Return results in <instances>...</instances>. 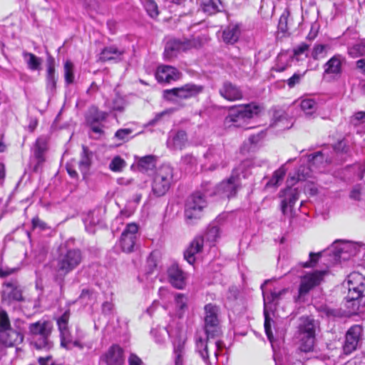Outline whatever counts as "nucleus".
Segmentation results:
<instances>
[{
  "label": "nucleus",
  "instance_id": "1",
  "mask_svg": "<svg viewBox=\"0 0 365 365\" xmlns=\"http://www.w3.org/2000/svg\"><path fill=\"white\" fill-rule=\"evenodd\" d=\"M52 324L46 320H39L29 326V334L31 336V344L36 349L49 350L53 347L51 340Z\"/></svg>",
  "mask_w": 365,
  "mask_h": 365
},
{
  "label": "nucleus",
  "instance_id": "2",
  "mask_svg": "<svg viewBox=\"0 0 365 365\" xmlns=\"http://www.w3.org/2000/svg\"><path fill=\"white\" fill-rule=\"evenodd\" d=\"M259 112V106L252 103L233 106L229 109L228 115L225 118V123H232L235 127L243 128Z\"/></svg>",
  "mask_w": 365,
  "mask_h": 365
},
{
  "label": "nucleus",
  "instance_id": "3",
  "mask_svg": "<svg viewBox=\"0 0 365 365\" xmlns=\"http://www.w3.org/2000/svg\"><path fill=\"white\" fill-rule=\"evenodd\" d=\"M250 163L248 161L243 162L235 168L231 176L227 180L222 181L215 189V195H219L222 198H230L235 196L240 187V172L243 173V170L247 167ZM243 178L246 177V174H242Z\"/></svg>",
  "mask_w": 365,
  "mask_h": 365
},
{
  "label": "nucleus",
  "instance_id": "4",
  "mask_svg": "<svg viewBox=\"0 0 365 365\" xmlns=\"http://www.w3.org/2000/svg\"><path fill=\"white\" fill-rule=\"evenodd\" d=\"M202 90V86L187 83L181 87L165 90L163 98L173 103L180 104L182 100L197 96Z\"/></svg>",
  "mask_w": 365,
  "mask_h": 365
},
{
  "label": "nucleus",
  "instance_id": "5",
  "mask_svg": "<svg viewBox=\"0 0 365 365\" xmlns=\"http://www.w3.org/2000/svg\"><path fill=\"white\" fill-rule=\"evenodd\" d=\"M173 175V168L170 165L165 164L158 168L152 183V192L155 196L160 197L168 192Z\"/></svg>",
  "mask_w": 365,
  "mask_h": 365
},
{
  "label": "nucleus",
  "instance_id": "6",
  "mask_svg": "<svg viewBox=\"0 0 365 365\" xmlns=\"http://www.w3.org/2000/svg\"><path fill=\"white\" fill-rule=\"evenodd\" d=\"M220 309L216 304L209 303L204 307V328L207 338H212L220 332Z\"/></svg>",
  "mask_w": 365,
  "mask_h": 365
},
{
  "label": "nucleus",
  "instance_id": "7",
  "mask_svg": "<svg viewBox=\"0 0 365 365\" xmlns=\"http://www.w3.org/2000/svg\"><path fill=\"white\" fill-rule=\"evenodd\" d=\"M204 196L195 193L187 200L185 208V217L187 224H194L202 215L203 209L206 207Z\"/></svg>",
  "mask_w": 365,
  "mask_h": 365
},
{
  "label": "nucleus",
  "instance_id": "8",
  "mask_svg": "<svg viewBox=\"0 0 365 365\" xmlns=\"http://www.w3.org/2000/svg\"><path fill=\"white\" fill-rule=\"evenodd\" d=\"M347 302H354L365 297V277L360 273H351L347 278Z\"/></svg>",
  "mask_w": 365,
  "mask_h": 365
},
{
  "label": "nucleus",
  "instance_id": "9",
  "mask_svg": "<svg viewBox=\"0 0 365 365\" xmlns=\"http://www.w3.org/2000/svg\"><path fill=\"white\" fill-rule=\"evenodd\" d=\"M69 317L70 311L66 310L57 319V324L61 336V345L66 349H71L73 346L83 349V345L79 341H72L71 339V336L68 328Z\"/></svg>",
  "mask_w": 365,
  "mask_h": 365
},
{
  "label": "nucleus",
  "instance_id": "10",
  "mask_svg": "<svg viewBox=\"0 0 365 365\" xmlns=\"http://www.w3.org/2000/svg\"><path fill=\"white\" fill-rule=\"evenodd\" d=\"M82 255L79 250H68L65 254H61L58 258V271L64 274L75 269L81 262Z\"/></svg>",
  "mask_w": 365,
  "mask_h": 365
},
{
  "label": "nucleus",
  "instance_id": "11",
  "mask_svg": "<svg viewBox=\"0 0 365 365\" xmlns=\"http://www.w3.org/2000/svg\"><path fill=\"white\" fill-rule=\"evenodd\" d=\"M364 335V329L361 325L351 326L346 331L343 345V351L345 354H350L356 351L361 344Z\"/></svg>",
  "mask_w": 365,
  "mask_h": 365
},
{
  "label": "nucleus",
  "instance_id": "12",
  "mask_svg": "<svg viewBox=\"0 0 365 365\" xmlns=\"http://www.w3.org/2000/svg\"><path fill=\"white\" fill-rule=\"evenodd\" d=\"M327 273L326 270L315 271L302 277L299 288V297L306 295L311 289L320 284Z\"/></svg>",
  "mask_w": 365,
  "mask_h": 365
},
{
  "label": "nucleus",
  "instance_id": "13",
  "mask_svg": "<svg viewBox=\"0 0 365 365\" xmlns=\"http://www.w3.org/2000/svg\"><path fill=\"white\" fill-rule=\"evenodd\" d=\"M195 344L196 350L197 353L200 354L203 361L207 365H212V361L210 359L209 355L210 348L207 345V341L204 340L201 336H199L196 338ZM220 344L221 343L220 341H216L212 344V347H211V349H213L214 357L212 358V360L214 361L215 364L217 361L218 351L220 348Z\"/></svg>",
  "mask_w": 365,
  "mask_h": 365
},
{
  "label": "nucleus",
  "instance_id": "14",
  "mask_svg": "<svg viewBox=\"0 0 365 365\" xmlns=\"http://www.w3.org/2000/svg\"><path fill=\"white\" fill-rule=\"evenodd\" d=\"M138 227L135 223L128 224L121 234L120 247L125 252L130 253L133 251L137 238Z\"/></svg>",
  "mask_w": 365,
  "mask_h": 365
},
{
  "label": "nucleus",
  "instance_id": "15",
  "mask_svg": "<svg viewBox=\"0 0 365 365\" xmlns=\"http://www.w3.org/2000/svg\"><path fill=\"white\" fill-rule=\"evenodd\" d=\"M345 61V58L336 54L332 56L324 66L323 77L330 76L333 78L339 76L342 73V64Z\"/></svg>",
  "mask_w": 365,
  "mask_h": 365
},
{
  "label": "nucleus",
  "instance_id": "16",
  "mask_svg": "<svg viewBox=\"0 0 365 365\" xmlns=\"http://www.w3.org/2000/svg\"><path fill=\"white\" fill-rule=\"evenodd\" d=\"M55 59L49 56L46 60V89L48 93L53 95L56 88Z\"/></svg>",
  "mask_w": 365,
  "mask_h": 365
},
{
  "label": "nucleus",
  "instance_id": "17",
  "mask_svg": "<svg viewBox=\"0 0 365 365\" xmlns=\"http://www.w3.org/2000/svg\"><path fill=\"white\" fill-rule=\"evenodd\" d=\"M155 76L158 82L170 83L180 79L181 73L173 66H161L158 68Z\"/></svg>",
  "mask_w": 365,
  "mask_h": 365
},
{
  "label": "nucleus",
  "instance_id": "18",
  "mask_svg": "<svg viewBox=\"0 0 365 365\" xmlns=\"http://www.w3.org/2000/svg\"><path fill=\"white\" fill-rule=\"evenodd\" d=\"M106 365H122L124 362L123 350L118 345H113L102 356Z\"/></svg>",
  "mask_w": 365,
  "mask_h": 365
},
{
  "label": "nucleus",
  "instance_id": "19",
  "mask_svg": "<svg viewBox=\"0 0 365 365\" xmlns=\"http://www.w3.org/2000/svg\"><path fill=\"white\" fill-rule=\"evenodd\" d=\"M299 191L297 188L288 187L283 192L284 199L282 201V212L284 215H287L288 207L292 212V207L296 201L299 199Z\"/></svg>",
  "mask_w": 365,
  "mask_h": 365
},
{
  "label": "nucleus",
  "instance_id": "20",
  "mask_svg": "<svg viewBox=\"0 0 365 365\" xmlns=\"http://www.w3.org/2000/svg\"><path fill=\"white\" fill-rule=\"evenodd\" d=\"M169 282L177 289H182L185 285V273L176 264L170 266L168 270Z\"/></svg>",
  "mask_w": 365,
  "mask_h": 365
},
{
  "label": "nucleus",
  "instance_id": "21",
  "mask_svg": "<svg viewBox=\"0 0 365 365\" xmlns=\"http://www.w3.org/2000/svg\"><path fill=\"white\" fill-rule=\"evenodd\" d=\"M205 157L213 164L210 170H214L220 165L224 166L225 153L221 146L210 148L205 154Z\"/></svg>",
  "mask_w": 365,
  "mask_h": 365
},
{
  "label": "nucleus",
  "instance_id": "22",
  "mask_svg": "<svg viewBox=\"0 0 365 365\" xmlns=\"http://www.w3.org/2000/svg\"><path fill=\"white\" fill-rule=\"evenodd\" d=\"M1 341L8 346L21 344L24 340L23 334L12 328L0 333Z\"/></svg>",
  "mask_w": 365,
  "mask_h": 365
},
{
  "label": "nucleus",
  "instance_id": "23",
  "mask_svg": "<svg viewBox=\"0 0 365 365\" xmlns=\"http://www.w3.org/2000/svg\"><path fill=\"white\" fill-rule=\"evenodd\" d=\"M204 245L202 237H196L185 251L184 257L187 262L192 264L195 261V255L202 251Z\"/></svg>",
  "mask_w": 365,
  "mask_h": 365
},
{
  "label": "nucleus",
  "instance_id": "24",
  "mask_svg": "<svg viewBox=\"0 0 365 365\" xmlns=\"http://www.w3.org/2000/svg\"><path fill=\"white\" fill-rule=\"evenodd\" d=\"M180 51H186L183 41L178 39L170 40L165 44L164 57L167 60H170Z\"/></svg>",
  "mask_w": 365,
  "mask_h": 365
},
{
  "label": "nucleus",
  "instance_id": "25",
  "mask_svg": "<svg viewBox=\"0 0 365 365\" xmlns=\"http://www.w3.org/2000/svg\"><path fill=\"white\" fill-rule=\"evenodd\" d=\"M220 94L224 98L230 101L240 100L242 98L241 91L230 82H225L223 83L220 89Z\"/></svg>",
  "mask_w": 365,
  "mask_h": 365
},
{
  "label": "nucleus",
  "instance_id": "26",
  "mask_svg": "<svg viewBox=\"0 0 365 365\" xmlns=\"http://www.w3.org/2000/svg\"><path fill=\"white\" fill-rule=\"evenodd\" d=\"M187 142L186 133L183 130H178L168 138L167 145L173 150H182L186 145Z\"/></svg>",
  "mask_w": 365,
  "mask_h": 365
},
{
  "label": "nucleus",
  "instance_id": "27",
  "mask_svg": "<svg viewBox=\"0 0 365 365\" xmlns=\"http://www.w3.org/2000/svg\"><path fill=\"white\" fill-rule=\"evenodd\" d=\"M240 36L238 25H229L222 32V40L226 43L233 44L237 42Z\"/></svg>",
  "mask_w": 365,
  "mask_h": 365
},
{
  "label": "nucleus",
  "instance_id": "28",
  "mask_svg": "<svg viewBox=\"0 0 365 365\" xmlns=\"http://www.w3.org/2000/svg\"><path fill=\"white\" fill-rule=\"evenodd\" d=\"M123 53V50H119L115 46L106 47L100 53L99 60L101 61L120 60Z\"/></svg>",
  "mask_w": 365,
  "mask_h": 365
},
{
  "label": "nucleus",
  "instance_id": "29",
  "mask_svg": "<svg viewBox=\"0 0 365 365\" xmlns=\"http://www.w3.org/2000/svg\"><path fill=\"white\" fill-rule=\"evenodd\" d=\"M90 165H91V158L89 157L88 149L83 147V156L81 160L79 162V169L81 173H82L83 178L86 181H89L90 180Z\"/></svg>",
  "mask_w": 365,
  "mask_h": 365
},
{
  "label": "nucleus",
  "instance_id": "30",
  "mask_svg": "<svg viewBox=\"0 0 365 365\" xmlns=\"http://www.w3.org/2000/svg\"><path fill=\"white\" fill-rule=\"evenodd\" d=\"M299 336H315V325L314 320L308 317L301 318L299 324Z\"/></svg>",
  "mask_w": 365,
  "mask_h": 365
},
{
  "label": "nucleus",
  "instance_id": "31",
  "mask_svg": "<svg viewBox=\"0 0 365 365\" xmlns=\"http://www.w3.org/2000/svg\"><path fill=\"white\" fill-rule=\"evenodd\" d=\"M46 147L44 143H41L40 140H37L36 147L34 152V158L36 160V164L34 166V170L37 171L38 168L43 165L45 161V153Z\"/></svg>",
  "mask_w": 365,
  "mask_h": 365
},
{
  "label": "nucleus",
  "instance_id": "32",
  "mask_svg": "<svg viewBox=\"0 0 365 365\" xmlns=\"http://www.w3.org/2000/svg\"><path fill=\"white\" fill-rule=\"evenodd\" d=\"M22 55L29 70L39 71L41 69V65L42 63L41 58L27 51H24Z\"/></svg>",
  "mask_w": 365,
  "mask_h": 365
},
{
  "label": "nucleus",
  "instance_id": "33",
  "mask_svg": "<svg viewBox=\"0 0 365 365\" xmlns=\"http://www.w3.org/2000/svg\"><path fill=\"white\" fill-rule=\"evenodd\" d=\"M207 41V38L205 36H194L190 39H184V45L185 51L192 48H199L202 46Z\"/></svg>",
  "mask_w": 365,
  "mask_h": 365
},
{
  "label": "nucleus",
  "instance_id": "34",
  "mask_svg": "<svg viewBox=\"0 0 365 365\" xmlns=\"http://www.w3.org/2000/svg\"><path fill=\"white\" fill-rule=\"evenodd\" d=\"M139 170L142 172H148L155 166V159L153 155H147L141 158L138 163Z\"/></svg>",
  "mask_w": 365,
  "mask_h": 365
},
{
  "label": "nucleus",
  "instance_id": "35",
  "mask_svg": "<svg viewBox=\"0 0 365 365\" xmlns=\"http://www.w3.org/2000/svg\"><path fill=\"white\" fill-rule=\"evenodd\" d=\"M176 314L181 318L187 309V297L182 294H177L175 297Z\"/></svg>",
  "mask_w": 365,
  "mask_h": 365
},
{
  "label": "nucleus",
  "instance_id": "36",
  "mask_svg": "<svg viewBox=\"0 0 365 365\" xmlns=\"http://www.w3.org/2000/svg\"><path fill=\"white\" fill-rule=\"evenodd\" d=\"M63 71L64 79L66 85L72 84L75 79L74 65L70 60L65 61L63 65Z\"/></svg>",
  "mask_w": 365,
  "mask_h": 365
},
{
  "label": "nucleus",
  "instance_id": "37",
  "mask_svg": "<svg viewBox=\"0 0 365 365\" xmlns=\"http://www.w3.org/2000/svg\"><path fill=\"white\" fill-rule=\"evenodd\" d=\"M300 107L307 117L312 116L317 110V103L313 99L302 100Z\"/></svg>",
  "mask_w": 365,
  "mask_h": 365
},
{
  "label": "nucleus",
  "instance_id": "38",
  "mask_svg": "<svg viewBox=\"0 0 365 365\" xmlns=\"http://www.w3.org/2000/svg\"><path fill=\"white\" fill-rule=\"evenodd\" d=\"M220 0H208L202 5V10L209 15L215 14L220 11Z\"/></svg>",
  "mask_w": 365,
  "mask_h": 365
},
{
  "label": "nucleus",
  "instance_id": "39",
  "mask_svg": "<svg viewBox=\"0 0 365 365\" xmlns=\"http://www.w3.org/2000/svg\"><path fill=\"white\" fill-rule=\"evenodd\" d=\"M299 349L304 352H309L313 349L314 336H300Z\"/></svg>",
  "mask_w": 365,
  "mask_h": 365
},
{
  "label": "nucleus",
  "instance_id": "40",
  "mask_svg": "<svg viewBox=\"0 0 365 365\" xmlns=\"http://www.w3.org/2000/svg\"><path fill=\"white\" fill-rule=\"evenodd\" d=\"M285 173L286 170L284 166H282L279 169L274 173L272 178L267 182V186L277 185L279 182L282 180Z\"/></svg>",
  "mask_w": 365,
  "mask_h": 365
},
{
  "label": "nucleus",
  "instance_id": "41",
  "mask_svg": "<svg viewBox=\"0 0 365 365\" xmlns=\"http://www.w3.org/2000/svg\"><path fill=\"white\" fill-rule=\"evenodd\" d=\"M326 160H325L324 154L321 151H318L309 155V162L311 165H314L319 168L324 163Z\"/></svg>",
  "mask_w": 365,
  "mask_h": 365
},
{
  "label": "nucleus",
  "instance_id": "42",
  "mask_svg": "<svg viewBox=\"0 0 365 365\" xmlns=\"http://www.w3.org/2000/svg\"><path fill=\"white\" fill-rule=\"evenodd\" d=\"M10 320L7 312L0 309V333L11 329Z\"/></svg>",
  "mask_w": 365,
  "mask_h": 365
},
{
  "label": "nucleus",
  "instance_id": "43",
  "mask_svg": "<svg viewBox=\"0 0 365 365\" xmlns=\"http://www.w3.org/2000/svg\"><path fill=\"white\" fill-rule=\"evenodd\" d=\"M287 289H283L279 292H272L269 295L265 296L264 294V302L266 303L277 302L280 299L281 296L287 293Z\"/></svg>",
  "mask_w": 365,
  "mask_h": 365
},
{
  "label": "nucleus",
  "instance_id": "44",
  "mask_svg": "<svg viewBox=\"0 0 365 365\" xmlns=\"http://www.w3.org/2000/svg\"><path fill=\"white\" fill-rule=\"evenodd\" d=\"M125 166V162L119 156H115L110 162L109 168L114 172H120Z\"/></svg>",
  "mask_w": 365,
  "mask_h": 365
},
{
  "label": "nucleus",
  "instance_id": "45",
  "mask_svg": "<svg viewBox=\"0 0 365 365\" xmlns=\"http://www.w3.org/2000/svg\"><path fill=\"white\" fill-rule=\"evenodd\" d=\"M151 333L154 334L156 342L159 344L163 343L165 341L166 334L169 336L171 334L170 331L165 329V328H159L155 330H152Z\"/></svg>",
  "mask_w": 365,
  "mask_h": 365
},
{
  "label": "nucleus",
  "instance_id": "46",
  "mask_svg": "<svg viewBox=\"0 0 365 365\" xmlns=\"http://www.w3.org/2000/svg\"><path fill=\"white\" fill-rule=\"evenodd\" d=\"M327 47V45L324 44L314 45L312 52V57L315 60L319 59L320 57H324Z\"/></svg>",
  "mask_w": 365,
  "mask_h": 365
},
{
  "label": "nucleus",
  "instance_id": "47",
  "mask_svg": "<svg viewBox=\"0 0 365 365\" xmlns=\"http://www.w3.org/2000/svg\"><path fill=\"white\" fill-rule=\"evenodd\" d=\"M2 287L4 288L3 293L4 295L8 294L9 293L14 291L19 287L18 282L16 279H10L9 281H6L3 283Z\"/></svg>",
  "mask_w": 365,
  "mask_h": 365
},
{
  "label": "nucleus",
  "instance_id": "48",
  "mask_svg": "<svg viewBox=\"0 0 365 365\" xmlns=\"http://www.w3.org/2000/svg\"><path fill=\"white\" fill-rule=\"evenodd\" d=\"M289 16V11L287 9H286L284 11V12L282 13V14L281 15V16L279 18L278 28L282 32H285L288 30L287 21H288Z\"/></svg>",
  "mask_w": 365,
  "mask_h": 365
},
{
  "label": "nucleus",
  "instance_id": "49",
  "mask_svg": "<svg viewBox=\"0 0 365 365\" xmlns=\"http://www.w3.org/2000/svg\"><path fill=\"white\" fill-rule=\"evenodd\" d=\"M220 235V230L216 226L210 227L205 235V237L208 241L215 242Z\"/></svg>",
  "mask_w": 365,
  "mask_h": 365
},
{
  "label": "nucleus",
  "instance_id": "50",
  "mask_svg": "<svg viewBox=\"0 0 365 365\" xmlns=\"http://www.w3.org/2000/svg\"><path fill=\"white\" fill-rule=\"evenodd\" d=\"M145 9L151 17H155L158 15V6L153 0L146 2Z\"/></svg>",
  "mask_w": 365,
  "mask_h": 365
},
{
  "label": "nucleus",
  "instance_id": "51",
  "mask_svg": "<svg viewBox=\"0 0 365 365\" xmlns=\"http://www.w3.org/2000/svg\"><path fill=\"white\" fill-rule=\"evenodd\" d=\"M264 330L268 339L272 342L273 340V334L271 329V319L269 317L266 311H264Z\"/></svg>",
  "mask_w": 365,
  "mask_h": 365
},
{
  "label": "nucleus",
  "instance_id": "52",
  "mask_svg": "<svg viewBox=\"0 0 365 365\" xmlns=\"http://www.w3.org/2000/svg\"><path fill=\"white\" fill-rule=\"evenodd\" d=\"M9 299L17 301V302H21L24 300L23 296H22V292L19 287H18L16 289H15L11 292L6 294Z\"/></svg>",
  "mask_w": 365,
  "mask_h": 365
},
{
  "label": "nucleus",
  "instance_id": "53",
  "mask_svg": "<svg viewBox=\"0 0 365 365\" xmlns=\"http://www.w3.org/2000/svg\"><path fill=\"white\" fill-rule=\"evenodd\" d=\"M320 256H321V252H318V253L310 252L309 253L310 259L309 262H305L303 264V267H312L315 266V264L318 262V259Z\"/></svg>",
  "mask_w": 365,
  "mask_h": 365
},
{
  "label": "nucleus",
  "instance_id": "54",
  "mask_svg": "<svg viewBox=\"0 0 365 365\" xmlns=\"http://www.w3.org/2000/svg\"><path fill=\"white\" fill-rule=\"evenodd\" d=\"M304 73L303 74L300 73H294L292 77L287 80V85L289 88H293L295 85L298 84L302 77L304 76Z\"/></svg>",
  "mask_w": 365,
  "mask_h": 365
},
{
  "label": "nucleus",
  "instance_id": "55",
  "mask_svg": "<svg viewBox=\"0 0 365 365\" xmlns=\"http://www.w3.org/2000/svg\"><path fill=\"white\" fill-rule=\"evenodd\" d=\"M125 107V102L123 98L118 96L113 100L112 108L115 110L122 111Z\"/></svg>",
  "mask_w": 365,
  "mask_h": 365
},
{
  "label": "nucleus",
  "instance_id": "56",
  "mask_svg": "<svg viewBox=\"0 0 365 365\" xmlns=\"http://www.w3.org/2000/svg\"><path fill=\"white\" fill-rule=\"evenodd\" d=\"M131 133L132 130L130 128L120 129L116 131L115 136L119 140H125Z\"/></svg>",
  "mask_w": 365,
  "mask_h": 365
},
{
  "label": "nucleus",
  "instance_id": "57",
  "mask_svg": "<svg viewBox=\"0 0 365 365\" xmlns=\"http://www.w3.org/2000/svg\"><path fill=\"white\" fill-rule=\"evenodd\" d=\"M33 229L39 228L41 230L47 229L46 222L40 220L38 217H35L31 220Z\"/></svg>",
  "mask_w": 365,
  "mask_h": 365
},
{
  "label": "nucleus",
  "instance_id": "58",
  "mask_svg": "<svg viewBox=\"0 0 365 365\" xmlns=\"http://www.w3.org/2000/svg\"><path fill=\"white\" fill-rule=\"evenodd\" d=\"M310 45L306 43H302L294 49V55L296 56H300L308 51Z\"/></svg>",
  "mask_w": 365,
  "mask_h": 365
},
{
  "label": "nucleus",
  "instance_id": "59",
  "mask_svg": "<svg viewBox=\"0 0 365 365\" xmlns=\"http://www.w3.org/2000/svg\"><path fill=\"white\" fill-rule=\"evenodd\" d=\"M16 271L15 268H9L0 264V277L4 278L13 274Z\"/></svg>",
  "mask_w": 365,
  "mask_h": 365
},
{
  "label": "nucleus",
  "instance_id": "60",
  "mask_svg": "<svg viewBox=\"0 0 365 365\" xmlns=\"http://www.w3.org/2000/svg\"><path fill=\"white\" fill-rule=\"evenodd\" d=\"M344 365H365V355L355 357L348 361Z\"/></svg>",
  "mask_w": 365,
  "mask_h": 365
},
{
  "label": "nucleus",
  "instance_id": "61",
  "mask_svg": "<svg viewBox=\"0 0 365 365\" xmlns=\"http://www.w3.org/2000/svg\"><path fill=\"white\" fill-rule=\"evenodd\" d=\"M129 365H142L143 361L135 354H130L128 357Z\"/></svg>",
  "mask_w": 365,
  "mask_h": 365
},
{
  "label": "nucleus",
  "instance_id": "62",
  "mask_svg": "<svg viewBox=\"0 0 365 365\" xmlns=\"http://www.w3.org/2000/svg\"><path fill=\"white\" fill-rule=\"evenodd\" d=\"M309 175V169L305 167H300L298 170L297 180H302Z\"/></svg>",
  "mask_w": 365,
  "mask_h": 365
},
{
  "label": "nucleus",
  "instance_id": "63",
  "mask_svg": "<svg viewBox=\"0 0 365 365\" xmlns=\"http://www.w3.org/2000/svg\"><path fill=\"white\" fill-rule=\"evenodd\" d=\"M361 195V188L359 185L355 186L350 192V197L353 200H359Z\"/></svg>",
  "mask_w": 365,
  "mask_h": 365
},
{
  "label": "nucleus",
  "instance_id": "64",
  "mask_svg": "<svg viewBox=\"0 0 365 365\" xmlns=\"http://www.w3.org/2000/svg\"><path fill=\"white\" fill-rule=\"evenodd\" d=\"M38 361L41 365H54L50 356L46 358L41 357L38 359Z\"/></svg>",
  "mask_w": 365,
  "mask_h": 365
}]
</instances>
